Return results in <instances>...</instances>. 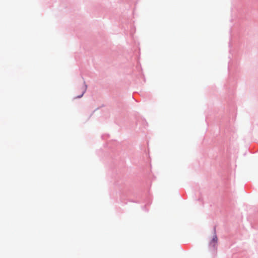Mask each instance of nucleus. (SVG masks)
I'll return each mask as SVG.
<instances>
[{"instance_id":"f257e3e1","label":"nucleus","mask_w":258,"mask_h":258,"mask_svg":"<svg viewBox=\"0 0 258 258\" xmlns=\"http://www.w3.org/2000/svg\"><path fill=\"white\" fill-rule=\"evenodd\" d=\"M217 237L216 235H215L214 236V237L213 238L212 241L211 242V244H213V246H214L216 243L217 242Z\"/></svg>"},{"instance_id":"f03ea898","label":"nucleus","mask_w":258,"mask_h":258,"mask_svg":"<svg viewBox=\"0 0 258 258\" xmlns=\"http://www.w3.org/2000/svg\"><path fill=\"white\" fill-rule=\"evenodd\" d=\"M85 90H86V89H83V90L82 91L81 95L79 96L78 97H79V98L81 97L83 95L84 93H85Z\"/></svg>"}]
</instances>
